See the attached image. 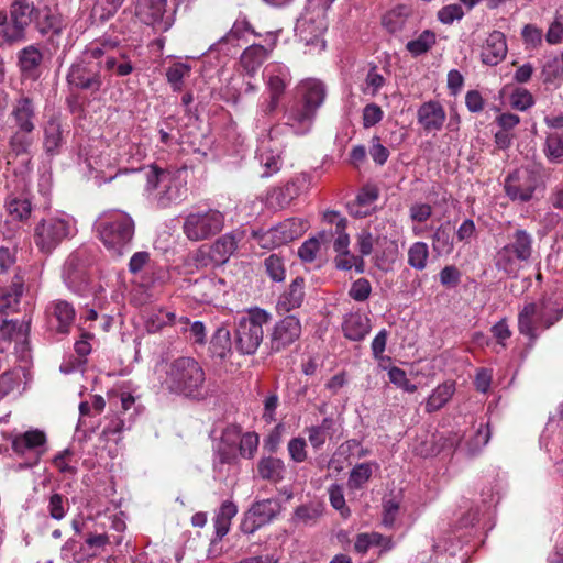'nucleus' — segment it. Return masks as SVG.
<instances>
[{"label":"nucleus","mask_w":563,"mask_h":563,"mask_svg":"<svg viewBox=\"0 0 563 563\" xmlns=\"http://www.w3.org/2000/svg\"><path fill=\"white\" fill-rule=\"evenodd\" d=\"M8 216L15 221L29 219L32 206L27 198L23 196H9L5 200Z\"/></svg>","instance_id":"obj_45"},{"label":"nucleus","mask_w":563,"mask_h":563,"mask_svg":"<svg viewBox=\"0 0 563 563\" xmlns=\"http://www.w3.org/2000/svg\"><path fill=\"white\" fill-rule=\"evenodd\" d=\"M371 329V319L361 312L349 313L342 323L344 336L351 341H363Z\"/></svg>","instance_id":"obj_29"},{"label":"nucleus","mask_w":563,"mask_h":563,"mask_svg":"<svg viewBox=\"0 0 563 563\" xmlns=\"http://www.w3.org/2000/svg\"><path fill=\"white\" fill-rule=\"evenodd\" d=\"M95 229L106 249L112 255L121 256L131 247L135 223L128 212L112 209L97 218Z\"/></svg>","instance_id":"obj_3"},{"label":"nucleus","mask_w":563,"mask_h":563,"mask_svg":"<svg viewBox=\"0 0 563 563\" xmlns=\"http://www.w3.org/2000/svg\"><path fill=\"white\" fill-rule=\"evenodd\" d=\"M464 16V11L460 4H449L438 12V19L443 24H452Z\"/></svg>","instance_id":"obj_62"},{"label":"nucleus","mask_w":563,"mask_h":563,"mask_svg":"<svg viewBox=\"0 0 563 563\" xmlns=\"http://www.w3.org/2000/svg\"><path fill=\"white\" fill-rule=\"evenodd\" d=\"M9 119L15 129L10 137V146L16 153H26L33 144L36 113L32 99L19 98L12 106Z\"/></svg>","instance_id":"obj_8"},{"label":"nucleus","mask_w":563,"mask_h":563,"mask_svg":"<svg viewBox=\"0 0 563 563\" xmlns=\"http://www.w3.org/2000/svg\"><path fill=\"white\" fill-rule=\"evenodd\" d=\"M432 251L435 255H449L454 250V238L451 231L450 222L441 223L433 232Z\"/></svg>","instance_id":"obj_35"},{"label":"nucleus","mask_w":563,"mask_h":563,"mask_svg":"<svg viewBox=\"0 0 563 563\" xmlns=\"http://www.w3.org/2000/svg\"><path fill=\"white\" fill-rule=\"evenodd\" d=\"M167 0H136L135 15L139 20L161 31L170 26L168 19H165Z\"/></svg>","instance_id":"obj_19"},{"label":"nucleus","mask_w":563,"mask_h":563,"mask_svg":"<svg viewBox=\"0 0 563 563\" xmlns=\"http://www.w3.org/2000/svg\"><path fill=\"white\" fill-rule=\"evenodd\" d=\"M299 195V188L294 183H287L283 187H277L267 194L266 202L269 208L284 209Z\"/></svg>","instance_id":"obj_34"},{"label":"nucleus","mask_w":563,"mask_h":563,"mask_svg":"<svg viewBox=\"0 0 563 563\" xmlns=\"http://www.w3.org/2000/svg\"><path fill=\"white\" fill-rule=\"evenodd\" d=\"M271 320V314L261 308L249 309L235 320V347L241 354H254L263 338V327Z\"/></svg>","instance_id":"obj_7"},{"label":"nucleus","mask_w":563,"mask_h":563,"mask_svg":"<svg viewBox=\"0 0 563 563\" xmlns=\"http://www.w3.org/2000/svg\"><path fill=\"white\" fill-rule=\"evenodd\" d=\"M334 265L340 271H350L354 268L356 273L360 274L365 271V262L363 257L354 255L350 251L336 254L334 257Z\"/></svg>","instance_id":"obj_50"},{"label":"nucleus","mask_w":563,"mask_h":563,"mask_svg":"<svg viewBox=\"0 0 563 563\" xmlns=\"http://www.w3.org/2000/svg\"><path fill=\"white\" fill-rule=\"evenodd\" d=\"M372 464L371 463H361L355 465L347 481V485L351 489H360L362 488L372 476Z\"/></svg>","instance_id":"obj_52"},{"label":"nucleus","mask_w":563,"mask_h":563,"mask_svg":"<svg viewBox=\"0 0 563 563\" xmlns=\"http://www.w3.org/2000/svg\"><path fill=\"white\" fill-rule=\"evenodd\" d=\"M446 120L443 106L437 100L423 102L417 111V121L421 128L430 133L440 131Z\"/></svg>","instance_id":"obj_23"},{"label":"nucleus","mask_w":563,"mask_h":563,"mask_svg":"<svg viewBox=\"0 0 563 563\" xmlns=\"http://www.w3.org/2000/svg\"><path fill=\"white\" fill-rule=\"evenodd\" d=\"M159 384L169 394L200 399L206 394V373L194 357L180 356L165 365Z\"/></svg>","instance_id":"obj_1"},{"label":"nucleus","mask_w":563,"mask_h":563,"mask_svg":"<svg viewBox=\"0 0 563 563\" xmlns=\"http://www.w3.org/2000/svg\"><path fill=\"white\" fill-rule=\"evenodd\" d=\"M282 511V504L278 499L267 498L255 501L244 514L241 522L243 533L252 534L260 528L271 523Z\"/></svg>","instance_id":"obj_12"},{"label":"nucleus","mask_w":563,"mask_h":563,"mask_svg":"<svg viewBox=\"0 0 563 563\" xmlns=\"http://www.w3.org/2000/svg\"><path fill=\"white\" fill-rule=\"evenodd\" d=\"M263 78L268 95H277L280 97L284 96L292 79L289 68L277 62L269 63L265 66Z\"/></svg>","instance_id":"obj_22"},{"label":"nucleus","mask_w":563,"mask_h":563,"mask_svg":"<svg viewBox=\"0 0 563 563\" xmlns=\"http://www.w3.org/2000/svg\"><path fill=\"white\" fill-rule=\"evenodd\" d=\"M77 232L76 220L67 213L48 214L34 227L33 240L40 252L51 254Z\"/></svg>","instance_id":"obj_5"},{"label":"nucleus","mask_w":563,"mask_h":563,"mask_svg":"<svg viewBox=\"0 0 563 563\" xmlns=\"http://www.w3.org/2000/svg\"><path fill=\"white\" fill-rule=\"evenodd\" d=\"M379 197L378 189L373 185L364 186L357 194L354 201L350 202L349 212L354 218H366L376 209V201Z\"/></svg>","instance_id":"obj_26"},{"label":"nucleus","mask_w":563,"mask_h":563,"mask_svg":"<svg viewBox=\"0 0 563 563\" xmlns=\"http://www.w3.org/2000/svg\"><path fill=\"white\" fill-rule=\"evenodd\" d=\"M264 266L267 275L274 282H283L285 279L286 271L284 261L277 254H271L267 258H265Z\"/></svg>","instance_id":"obj_56"},{"label":"nucleus","mask_w":563,"mask_h":563,"mask_svg":"<svg viewBox=\"0 0 563 563\" xmlns=\"http://www.w3.org/2000/svg\"><path fill=\"white\" fill-rule=\"evenodd\" d=\"M509 100L511 107L520 111H526L534 103L532 95L525 88H516Z\"/></svg>","instance_id":"obj_58"},{"label":"nucleus","mask_w":563,"mask_h":563,"mask_svg":"<svg viewBox=\"0 0 563 563\" xmlns=\"http://www.w3.org/2000/svg\"><path fill=\"white\" fill-rule=\"evenodd\" d=\"M545 153L552 162L563 161V133H551L545 141Z\"/></svg>","instance_id":"obj_55"},{"label":"nucleus","mask_w":563,"mask_h":563,"mask_svg":"<svg viewBox=\"0 0 563 563\" xmlns=\"http://www.w3.org/2000/svg\"><path fill=\"white\" fill-rule=\"evenodd\" d=\"M258 448V437L255 433L247 432L240 439L239 450L243 457L251 459Z\"/></svg>","instance_id":"obj_61"},{"label":"nucleus","mask_w":563,"mask_h":563,"mask_svg":"<svg viewBox=\"0 0 563 563\" xmlns=\"http://www.w3.org/2000/svg\"><path fill=\"white\" fill-rule=\"evenodd\" d=\"M372 294V285L368 279L361 277L352 283L349 296L357 301L363 302L369 298Z\"/></svg>","instance_id":"obj_57"},{"label":"nucleus","mask_w":563,"mask_h":563,"mask_svg":"<svg viewBox=\"0 0 563 563\" xmlns=\"http://www.w3.org/2000/svg\"><path fill=\"white\" fill-rule=\"evenodd\" d=\"M300 334V320L295 316H287L274 325L271 333V349L278 352L296 342Z\"/></svg>","instance_id":"obj_20"},{"label":"nucleus","mask_w":563,"mask_h":563,"mask_svg":"<svg viewBox=\"0 0 563 563\" xmlns=\"http://www.w3.org/2000/svg\"><path fill=\"white\" fill-rule=\"evenodd\" d=\"M258 476L263 479L278 483L284 478L285 465L280 459L277 457H262L257 463Z\"/></svg>","instance_id":"obj_40"},{"label":"nucleus","mask_w":563,"mask_h":563,"mask_svg":"<svg viewBox=\"0 0 563 563\" xmlns=\"http://www.w3.org/2000/svg\"><path fill=\"white\" fill-rule=\"evenodd\" d=\"M110 74L117 76H128L133 71V65L131 60L124 54L117 51H112L109 56H106V60L102 63V68Z\"/></svg>","instance_id":"obj_43"},{"label":"nucleus","mask_w":563,"mask_h":563,"mask_svg":"<svg viewBox=\"0 0 563 563\" xmlns=\"http://www.w3.org/2000/svg\"><path fill=\"white\" fill-rule=\"evenodd\" d=\"M240 240L239 233H227L220 236L211 246L200 247L194 254L196 266L203 267L210 263L224 264L236 250Z\"/></svg>","instance_id":"obj_13"},{"label":"nucleus","mask_w":563,"mask_h":563,"mask_svg":"<svg viewBox=\"0 0 563 563\" xmlns=\"http://www.w3.org/2000/svg\"><path fill=\"white\" fill-rule=\"evenodd\" d=\"M60 556L66 562L87 563L92 558L87 543L68 539L60 549Z\"/></svg>","instance_id":"obj_37"},{"label":"nucleus","mask_w":563,"mask_h":563,"mask_svg":"<svg viewBox=\"0 0 563 563\" xmlns=\"http://www.w3.org/2000/svg\"><path fill=\"white\" fill-rule=\"evenodd\" d=\"M295 30L299 41L308 48V53L318 54L324 51L323 34L327 30V21L323 12L305 13L298 19Z\"/></svg>","instance_id":"obj_11"},{"label":"nucleus","mask_w":563,"mask_h":563,"mask_svg":"<svg viewBox=\"0 0 563 563\" xmlns=\"http://www.w3.org/2000/svg\"><path fill=\"white\" fill-rule=\"evenodd\" d=\"M305 298V279L296 277L289 287L279 296L277 310L279 312H290L299 308Z\"/></svg>","instance_id":"obj_30"},{"label":"nucleus","mask_w":563,"mask_h":563,"mask_svg":"<svg viewBox=\"0 0 563 563\" xmlns=\"http://www.w3.org/2000/svg\"><path fill=\"white\" fill-rule=\"evenodd\" d=\"M384 117V111L376 103H368L364 107L362 112V124L365 129H369L378 124Z\"/></svg>","instance_id":"obj_59"},{"label":"nucleus","mask_w":563,"mask_h":563,"mask_svg":"<svg viewBox=\"0 0 563 563\" xmlns=\"http://www.w3.org/2000/svg\"><path fill=\"white\" fill-rule=\"evenodd\" d=\"M209 351L212 357L220 360L227 358L232 353V342L230 330L227 327H220L213 333Z\"/></svg>","instance_id":"obj_38"},{"label":"nucleus","mask_w":563,"mask_h":563,"mask_svg":"<svg viewBox=\"0 0 563 563\" xmlns=\"http://www.w3.org/2000/svg\"><path fill=\"white\" fill-rule=\"evenodd\" d=\"M432 216V207L429 203L416 202L409 208V218L412 222L423 223Z\"/></svg>","instance_id":"obj_64"},{"label":"nucleus","mask_w":563,"mask_h":563,"mask_svg":"<svg viewBox=\"0 0 563 563\" xmlns=\"http://www.w3.org/2000/svg\"><path fill=\"white\" fill-rule=\"evenodd\" d=\"M67 499L60 494H53L48 501L49 516L55 520H62L67 512Z\"/></svg>","instance_id":"obj_60"},{"label":"nucleus","mask_w":563,"mask_h":563,"mask_svg":"<svg viewBox=\"0 0 563 563\" xmlns=\"http://www.w3.org/2000/svg\"><path fill=\"white\" fill-rule=\"evenodd\" d=\"M297 93L299 99L284 113L285 125L295 134L305 135L313 126L317 112L324 103L327 89L322 81L308 78L297 85Z\"/></svg>","instance_id":"obj_2"},{"label":"nucleus","mask_w":563,"mask_h":563,"mask_svg":"<svg viewBox=\"0 0 563 563\" xmlns=\"http://www.w3.org/2000/svg\"><path fill=\"white\" fill-rule=\"evenodd\" d=\"M277 243L287 244L301 236L308 229V222L300 218H289L273 227Z\"/></svg>","instance_id":"obj_31"},{"label":"nucleus","mask_w":563,"mask_h":563,"mask_svg":"<svg viewBox=\"0 0 563 563\" xmlns=\"http://www.w3.org/2000/svg\"><path fill=\"white\" fill-rule=\"evenodd\" d=\"M410 15V8L399 4L383 15L382 24L388 33L398 34L407 29Z\"/></svg>","instance_id":"obj_33"},{"label":"nucleus","mask_w":563,"mask_h":563,"mask_svg":"<svg viewBox=\"0 0 563 563\" xmlns=\"http://www.w3.org/2000/svg\"><path fill=\"white\" fill-rule=\"evenodd\" d=\"M145 328L148 333H156L167 325H172L176 316L172 311H167L162 307L152 308L145 314Z\"/></svg>","instance_id":"obj_36"},{"label":"nucleus","mask_w":563,"mask_h":563,"mask_svg":"<svg viewBox=\"0 0 563 563\" xmlns=\"http://www.w3.org/2000/svg\"><path fill=\"white\" fill-rule=\"evenodd\" d=\"M36 9L30 0H16L11 5L12 30H3V38L9 42L21 40L25 29L33 21Z\"/></svg>","instance_id":"obj_17"},{"label":"nucleus","mask_w":563,"mask_h":563,"mask_svg":"<svg viewBox=\"0 0 563 563\" xmlns=\"http://www.w3.org/2000/svg\"><path fill=\"white\" fill-rule=\"evenodd\" d=\"M547 308V300H542L540 305L529 302L523 306L518 314V330L520 334L529 338L530 346L534 344L539 336L538 327H543L544 309Z\"/></svg>","instance_id":"obj_18"},{"label":"nucleus","mask_w":563,"mask_h":563,"mask_svg":"<svg viewBox=\"0 0 563 563\" xmlns=\"http://www.w3.org/2000/svg\"><path fill=\"white\" fill-rule=\"evenodd\" d=\"M124 0H96L92 14L99 20H108L115 14Z\"/></svg>","instance_id":"obj_54"},{"label":"nucleus","mask_w":563,"mask_h":563,"mask_svg":"<svg viewBox=\"0 0 563 563\" xmlns=\"http://www.w3.org/2000/svg\"><path fill=\"white\" fill-rule=\"evenodd\" d=\"M30 321L19 324L16 321L8 320L0 314V340L10 341L15 335L25 334L29 331Z\"/></svg>","instance_id":"obj_51"},{"label":"nucleus","mask_w":563,"mask_h":563,"mask_svg":"<svg viewBox=\"0 0 563 563\" xmlns=\"http://www.w3.org/2000/svg\"><path fill=\"white\" fill-rule=\"evenodd\" d=\"M236 514L238 507L233 501L222 503L214 517L216 533L219 538H223L229 532L231 520Z\"/></svg>","instance_id":"obj_44"},{"label":"nucleus","mask_w":563,"mask_h":563,"mask_svg":"<svg viewBox=\"0 0 563 563\" xmlns=\"http://www.w3.org/2000/svg\"><path fill=\"white\" fill-rule=\"evenodd\" d=\"M63 276L68 284L82 280L84 261L79 252L71 253L63 267Z\"/></svg>","instance_id":"obj_48"},{"label":"nucleus","mask_w":563,"mask_h":563,"mask_svg":"<svg viewBox=\"0 0 563 563\" xmlns=\"http://www.w3.org/2000/svg\"><path fill=\"white\" fill-rule=\"evenodd\" d=\"M408 265L417 271H423L427 267L430 256L427 243L418 241L412 243L408 249Z\"/></svg>","instance_id":"obj_46"},{"label":"nucleus","mask_w":563,"mask_h":563,"mask_svg":"<svg viewBox=\"0 0 563 563\" xmlns=\"http://www.w3.org/2000/svg\"><path fill=\"white\" fill-rule=\"evenodd\" d=\"M25 280L30 282L31 278H25V271L19 268L13 277L10 289H0V314L4 316L7 312L16 309L24 291Z\"/></svg>","instance_id":"obj_27"},{"label":"nucleus","mask_w":563,"mask_h":563,"mask_svg":"<svg viewBox=\"0 0 563 563\" xmlns=\"http://www.w3.org/2000/svg\"><path fill=\"white\" fill-rule=\"evenodd\" d=\"M333 427L334 420L327 417L320 424L306 428L308 440L314 450L321 449L327 440L331 439Z\"/></svg>","instance_id":"obj_42"},{"label":"nucleus","mask_w":563,"mask_h":563,"mask_svg":"<svg viewBox=\"0 0 563 563\" xmlns=\"http://www.w3.org/2000/svg\"><path fill=\"white\" fill-rule=\"evenodd\" d=\"M272 139L263 140L258 147V159L264 168L262 177H271L278 173L283 166V150L279 146L269 145Z\"/></svg>","instance_id":"obj_28"},{"label":"nucleus","mask_w":563,"mask_h":563,"mask_svg":"<svg viewBox=\"0 0 563 563\" xmlns=\"http://www.w3.org/2000/svg\"><path fill=\"white\" fill-rule=\"evenodd\" d=\"M455 391L454 382H444L438 385L426 401V411L433 412L444 407Z\"/></svg>","instance_id":"obj_39"},{"label":"nucleus","mask_w":563,"mask_h":563,"mask_svg":"<svg viewBox=\"0 0 563 563\" xmlns=\"http://www.w3.org/2000/svg\"><path fill=\"white\" fill-rule=\"evenodd\" d=\"M74 307L65 300H54L46 308L47 324L58 333H68L75 320Z\"/></svg>","instance_id":"obj_21"},{"label":"nucleus","mask_w":563,"mask_h":563,"mask_svg":"<svg viewBox=\"0 0 563 563\" xmlns=\"http://www.w3.org/2000/svg\"><path fill=\"white\" fill-rule=\"evenodd\" d=\"M66 78L70 86L90 92L99 91L102 86L99 67L86 63L82 58L70 66Z\"/></svg>","instance_id":"obj_15"},{"label":"nucleus","mask_w":563,"mask_h":563,"mask_svg":"<svg viewBox=\"0 0 563 563\" xmlns=\"http://www.w3.org/2000/svg\"><path fill=\"white\" fill-rule=\"evenodd\" d=\"M277 36L276 33L267 32L264 40L265 45L252 44L243 51L240 56V65L246 75L252 77L256 74L275 48Z\"/></svg>","instance_id":"obj_16"},{"label":"nucleus","mask_w":563,"mask_h":563,"mask_svg":"<svg viewBox=\"0 0 563 563\" xmlns=\"http://www.w3.org/2000/svg\"><path fill=\"white\" fill-rule=\"evenodd\" d=\"M224 225V216L217 209H200L188 213L183 232L190 241H202L218 234Z\"/></svg>","instance_id":"obj_10"},{"label":"nucleus","mask_w":563,"mask_h":563,"mask_svg":"<svg viewBox=\"0 0 563 563\" xmlns=\"http://www.w3.org/2000/svg\"><path fill=\"white\" fill-rule=\"evenodd\" d=\"M85 541L91 551V556L100 554L104 551L106 547L111 543V539L107 533H90Z\"/></svg>","instance_id":"obj_63"},{"label":"nucleus","mask_w":563,"mask_h":563,"mask_svg":"<svg viewBox=\"0 0 563 563\" xmlns=\"http://www.w3.org/2000/svg\"><path fill=\"white\" fill-rule=\"evenodd\" d=\"M10 440L14 454L23 459L20 468L36 466L47 451L46 433L40 429L12 434Z\"/></svg>","instance_id":"obj_9"},{"label":"nucleus","mask_w":563,"mask_h":563,"mask_svg":"<svg viewBox=\"0 0 563 563\" xmlns=\"http://www.w3.org/2000/svg\"><path fill=\"white\" fill-rule=\"evenodd\" d=\"M191 66L185 62H175L166 69V78L174 91L183 89L184 79L190 76Z\"/></svg>","instance_id":"obj_47"},{"label":"nucleus","mask_w":563,"mask_h":563,"mask_svg":"<svg viewBox=\"0 0 563 563\" xmlns=\"http://www.w3.org/2000/svg\"><path fill=\"white\" fill-rule=\"evenodd\" d=\"M117 42L111 40L93 41L86 46L80 58H82L86 63L92 64L101 69L102 63L106 60V56H109L112 51L117 48Z\"/></svg>","instance_id":"obj_32"},{"label":"nucleus","mask_w":563,"mask_h":563,"mask_svg":"<svg viewBox=\"0 0 563 563\" xmlns=\"http://www.w3.org/2000/svg\"><path fill=\"white\" fill-rule=\"evenodd\" d=\"M437 42V35L430 30H424L417 38L406 44V49L415 57L429 52Z\"/></svg>","instance_id":"obj_49"},{"label":"nucleus","mask_w":563,"mask_h":563,"mask_svg":"<svg viewBox=\"0 0 563 563\" xmlns=\"http://www.w3.org/2000/svg\"><path fill=\"white\" fill-rule=\"evenodd\" d=\"M186 185L180 170L154 168L147 178V191L158 208L180 203L187 195Z\"/></svg>","instance_id":"obj_6"},{"label":"nucleus","mask_w":563,"mask_h":563,"mask_svg":"<svg viewBox=\"0 0 563 563\" xmlns=\"http://www.w3.org/2000/svg\"><path fill=\"white\" fill-rule=\"evenodd\" d=\"M42 53L34 46L25 47L19 56L20 67L23 73H32L42 62Z\"/></svg>","instance_id":"obj_53"},{"label":"nucleus","mask_w":563,"mask_h":563,"mask_svg":"<svg viewBox=\"0 0 563 563\" xmlns=\"http://www.w3.org/2000/svg\"><path fill=\"white\" fill-rule=\"evenodd\" d=\"M44 150L49 155L59 153L63 145L60 123L57 119H49L44 128Z\"/></svg>","instance_id":"obj_41"},{"label":"nucleus","mask_w":563,"mask_h":563,"mask_svg":"<svg viewBox=\"0 0 563 563\" xmlns=\"http://www.w3.org/2000/svg\"><path fill=\"white\" fill-rule=\"evenodd\" d=\"M507 52L505 34L500 31H493L482 44L481 60L485 65L496 66L505 59Z\"/></svg>","instance_id":"obj_24"},{"label":"nucleus","mask_w":563,"mask_h":563,"mask_svg":"<svg viewBox=\"0 0 563 563\" xmlns=\"http://www.w3.org/2000/svg\"><path fill=\"white\" fill-rule=\"evenodd\" d=\"M26 386V375L21 366L8 368L0 374V401L15 399Z\"/></svg>","instance_id":"obj_25"},{"label":"nucleus","mask_w":563,"mask_h":563,"mask_svg":"<svg viewBox=\"0 0 563 563\" xmlns=\"http://www.w3.org/2000/svg\"><path fill=\"white\" fill-rule=\"evenodd\" d=\"M533 253V236L527 230L517 228L509 241L494 256V265L509 278H517L523 264L529 263Z\"/></svg>","instance_id":"obj_4"},{"label":"nucleus","mask_w":563,"mask_h":563,"mask_svg":"<svg viewBox=\"0 0 563 563\" xmlns=\"http://www.w3.org/2000/svg\"><path fill=\"white\" fill-rule=\"evenodd\" d=\"M539 186L538 176L528 169H518L505 180V192L512 201L527 202L533 198Z\"/></svg>","instance_id":"obj_14"}]
</instances>
